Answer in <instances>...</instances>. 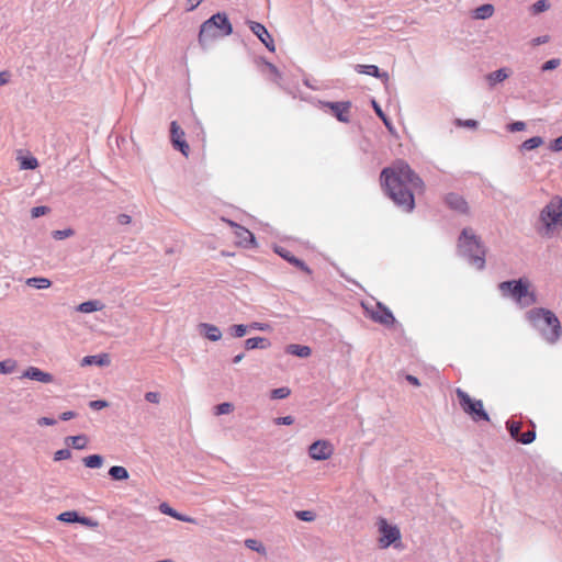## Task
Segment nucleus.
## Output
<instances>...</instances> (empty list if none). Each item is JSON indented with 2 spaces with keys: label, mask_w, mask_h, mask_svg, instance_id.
<instances>
[{
  "label": "nucleus",
  "mask_w": 562,
  "mask_h": 562,
  "mask_svg": "<svg viewBox=\"0 0 562 562\" xmlns=\"http://www.w3.org/2000/svg\"><path fill=\"white\" fill-rule=\"evenodd\" d=\"M380 181L385 194L406 213L415 209V192L422 193L425 190L423 179L403 160L384 168Z\"/></svg>",
  "instance_id": "nucleus-1"
},
{
  "label": "nucleus",
  "mask_w": 562,
  "mask_h": 562,
  "mask_svg": "<svg viewBox=\"0 0 562 562\" xmlns=\"http://www.w3.org/2000/svg\"><path fill=\"white\" fill-rule=\"evenodd\" d=\"M527 319L537 327L544 340L551 345L558 342L562 334L559 318L547 308H532L527 312Z\"/></svg>",
  "instance_id": "nucleus-2"
},
{
  "label": "nucleus",
  "mask_w": 562,
  "mask_h": 562,
  "mask_svg": "<svg viewBox=\"0 0 562 562\" xmlns=\"http://www.w3.org/2000/svg\"><path fill=\"white\" fill-rule=\"evenodd\" d=\"M458 254L481 270L485 265V250L472 228H463L458 239Z\"/></svg>",
  "instance_id": "nucleus-3"
},
{
  "label": "nucleus",
  "mask_w": 562,
  "mask_h": 562,
  "mask_svg": "<svg viewBox=\"0 0 562 562\" xmlns=\"http://www.w3.org/2000/svg\"><path fill=\"white\" fill-rule=\"evenodd\" d=\"M233 33V26L226 13L217 12L204 21L199 32V43L205 46L216 38L228 36Z\"/></svg>",
  "instance_id": "nucleus-4"
},
{
  "label": "nucleus",
  "mask_w": 562,
  "mask_h": 562,
  "mask_svg": "<svg viewBox=\"0 0 562 562\" xmlns=\"http://www.w3.org/2000/svg\"><path fill=\"white\" fill-rule=\"evenodd\" d=\"M498 288L503 296L514 300L520 306L536 303V294L527 279L502 282Z\"/></svg>",
  "instance_id": "nucleus-5"
},
{
  "label": "nucleus",
  "mask_w": 562,
  "mask_h": 562,
  "mask_svg": "<svg viewBox=\"0 0 562 562\" xmlns=\"http://www.w3.org/2000/svg\"><path fill=\"white\" fill-rule=\"evenodd\" d=\"M456 395L458 397L460 407L467 415L471 417L473 422H490V415L484 409L481 400L472 398L465 391L460 387L456 390Z\"/></svg>",
  "instance_id": "nucleus-6"
},
{
  "label": "nucleus",
  "mask_w": 562,
  "mask_h": 562,
  "mask_svg": "<svg viewBox=\"0 0 562 562\" xmlns=\"http://www.w3.org/2000/svg\"><path fill=\"white\" fill-rule=\"evenodd\" d=\"M541 220L548 227H562V198H552L549 204L542 210Z\"/></svg>",
  "instance_id": "nucleus-7"
},
{
  "label": "nucleus",
  "mask_w": 562,
  "mask_h": 562,
  "mask_svg": "<svg viewBox=\"0 0 562 562\" xmlns=\"http://www.w3.org/2000/svg\"><path fill=\"white\" fill-rule=\"evenodd\" d=\"M379 531L381 532L379 543L383 549L401 539L400 529L396 526L389 525L384 518H380L379 520Z\"/></svg>",
  "instance_id": "nucleus-8"
},
{
  "label": "nucleus",
  "mask_w": 562,
  "mask_h": 562,
  "mask_svg": "<svg viewBox=\"0 0 562 562\" xmlns=\"http://www.w3.org/2000/svg\"><path fill=\"white\" fill-rule=\"evenodd\" d=\"M184 132L177 123V121H172L170 123V140L175 149L179 150L182 155L188 157L190 147L184 139Z\"/></svg>",
  "instance_id": "nucleus-9"
},
{
  "label": "nucleus",
  "mask_w": 562,
  "mask_h": 562,
  "mask_svg": "<svg viewBox=\"0 0 562 562\" xmlns=\"http://www.w3.org/2000/svg\"><path fill=\"white\" fill-rule=\"evenodd\" d=\"M323 108H328L331 111V114L341 123H349L350 116V108L351 102L349 101H341V102H330V101H323L321 102Z\"/></svg>",
  "instance_id": "nucleus-10"
},
{
  "label": "nucleus",
  "mask_w": 562,
  "mask_h": 562,
  "mask_svg": "<svg viewBox=\"0 0 562 562\" xmlns=\"http://www.w3.org/2000/svg\"><path fill=\"white\" fill-rule=\"evenodd\" d=\"M249 29L271 53L276 50L274 41L266 26L259 22L249 21Z\"/></svg>",
  "instance_id": "nucleus-11"
},
{
  "label": "nucleus",
  "mask_w": 562,
  "mask_h": 562,
  "mask_svg": "<svg viewBox=\"0 0 562 562\" xmlns=\"http://www.w3.org/2000/svg\"><path fill=\"white\" fill-rule=\"evenodd\" d=\"M308 454L317 461L327 460L333 454V447L326 440H317L310 446Z\"/></svg>",
  "instance_id": "nucleus-12"
},
{
  "label": "nucleus",
  "mask_w": 562,
  "mask_h": 562,
  "mask_svg": "<svg viewBox=\"0 0 562 562\" xmlns=\"http://www.w3.org/2000/svg\"><path fill=\"white\" fill-rule=\"evenodd\" d=\"M370 318L384 326H391L395 322L393 313L381 302L376 303V310L370 312Z\"/></svg>",
  "instance_id": "nucleus-13"
},
{
  "label": "nucleus",
  "mask_w": 562,
  "mask_h": 562,
  "mask_svg": "<svg viewBox=\"0 0 562 562\" xmlns=\"http://www.w3.org/2000/svg\"><path fill=\"white\" fill-rule=\"evenodd\" d=\"M274 251L280 257H282L284 260H286L289 263L293 265L294 267H296L301 271H303V272H305L307 274L312 273V270L310 269V267L303 260H301V259L296 258L294 255H292L291 251L288 250L286 248H284L282 246H277L274 248Z\"/></svg>",
  "instance_id": "nucleus-14"
},
{
  "label": "nucleus",
  "mask_w": 562,
  "mask_h": 562,
  "mask_svg": "<svg viewBox=\"0 0 562 562\" xmlns=\"http://www.w3.org/2000/svg\"><path fill=\"white\" fill-rule=\"evenodd\" d=\"M21 378L34 380L42 383H52L54 381V376L50 373L45 372L37 367H29L22 373Z\"/></svg>",
  "instance_id": "nucleus-15"
},
{
  "label": "nucleus",
  "mask_w": 562,
  "mask_h": 562,
  "mask_svg": "<svg viewBox=\"0 0 562 562\" xmlns=\"http://www.w3.org/2000/svg\"><path fill=\"white\" fill-rule=\"evenodd\" d=\"M446 203L451 210L458 211L460 213H465L468 210L467 201L457 193L447 194Z\"/></svg>",
  "instance_id": "nucleus-16"
},
{
  "label": "nucleus",
  "mask_w": 562,
  "mask_h": 562,
  "mask_svg": "<svg viewBox=\"0 0 562 562\" xmlns=\"http://www.w3.org/2000/svg\"><path fill=\"white\" fill-rule=\"evenodd\" d=\"M109 363H110V358H109L108 353L86 356L82 358V360L80 362L81 367H87V366H92V364H95L99 367H104V366H108Z\"/></svg>",
  "instance_id": "nucleus-17"
},
{
  "label": "nucleus",
  "mask_w": 562,
  "mask_h": 562,
  "mask_svg": "<svg viewBox=\"0 0 562 562\" xmlns=\"http://www.w3.org/2000/svg\"><path fill=\"white\" fill-rule=\"evenodd\" d=\"M199 327L201 333L211 341H217L222 338L220 328L213 324L201 323Z\"/></svg>",
  "instance_id": "nucleus-18"
},
{
  "label": "nucleus",
  "mask_w": 562,
  "mask_h": 562,
  "mask_svg": "<svg viewBox=\"0 0 562 562\" xmlns=\"http://www.w3.org/2000/svg\"><path fill=\"white\" fill-rule=\"evenodd\" d=\"M355 69L359 74L369 75L375 78H383L387 80L389 77L386 72H381L379 67L375 65H356Z\"/></svg>",
  "instance_id": "nucleus-19"
},
{
  "label": "nucleus",
  "mask_w": 562,
  "mask_h": 562,
  "mask_svg": "<svg viewBox=\"0 0 562 562\" xmlns=\"http://www.w3.org/2000/svg\"><path fill=\"white\" fill-rule=\"evenodd\" d=\"M104 308V304L100 300H89L80 303L76 310L80 313H93L98 311H102Z\"/></svg>",
  "instance_id": "nucleus-20"
},
{
  "label": "nucleus",
  "mask_w": 562,
  "mask_h": 562,
  "mask_svg": "<svg viewBox=\"0 0 562 562\" xmlns=\"http://www.w3.org/2000/svg\"><path fill=\"white\" fill-rule=\"evenodd\" d=\"M271 345L270 340L265 337H251L245 340V349H267Z\"/></svg>",
  "instance_id": "nucleus-21"
},
{
  "label": "nucleus",
  "mask_w": 562,
  "mask_h": 562,
  "mask_svg": "<svg viewBox=\"0 0 562 562\" xmlns=\"http://www.w3.org/2000/svg\"><path fill=\"white\" fill-rule=\"evenodd\" d=\"M286 352L300 358H306L311 355L312 350L308 346L291 344L286 347Z\"/></svg>",
  "instance_id": "nucleus-22"
},
{
  "label": "nucleus",
  "mask_w": 562,
  "mask_h": 562,
  "mask_svg": "<svg viewBox=\"0 0 562 562\" xmlns=\"http://www.w3.org/2000/svg\"><path fill=\"white\" fill-rule=\"evenodd\" d=\"M88 437L86 435L69 436L66 438V443L71 445L74 449L82 450L88 445Z\"/></svg>",
  "instance_id": "nucleus-23"
},
{
  "label": "nucleus",
  "mask_w": 562,
  "mask_h": 562,
  "mask_svg": "<svg viewBox=\"0 0 562 562\" xmlns=\"http://www.w3.org/2000/svg\"><path fill=\"white\" fill-rule=\"evenodd\" d=\"M26 285L43 290L48 289L52 285V281L44 277H32L26 279L25 281Z\"/></svg>",
  "instance_id": "nucleus-24"
},
{
  "label": "nucleus",
  "mask_w": 562,
  "mask_h": 562,
  "mask_svg": "<svg viewBox=\"0 0 562 562\" xmlns=\"http://www.w3.org/2000/svg\"><path fill=\"white\" fill-rule=\"evenodd\" d=\"M109 475L114 481H125L130 477L128 471L122 465H113L109 469Z\"/></svg>",
  "instance_id": "nucleus-25"
},
{
  "label": "nucleus",
  "mask_w": 562,
  "mask_h": 562,
  "mask_svg": "<svg viewBox=\"0 0 562 562\" xmlns=\"http://www.w3.org/2000/svg\"><path fill=\"white\" fill-rule=\"evenodd\" d=\"M471 16L477 20H485L492 16V3H485L471 12Z\"/></svg>",
  "instance_id": "nucleus-26"
},
{
  "label": "nucleus",
  "mask_w": 562,
  "mask_h": 562,
  "mask_svg": "<svg viewBox=\"0 0 562 562\" xmlns=\"http://www.w3.org/2000/svg\"><path fill=\"white\" fill-rule=\"evenodd\" d=\"M103 457L101 454H90L82 459L85 467L89 469H98L103 464Z\"/></svg>",
  "instance_id": "nucleus-27"
},
{
  "label": "nucleus",
  "mask_w": 562,
  "mask_h": 562,
  "mask_svg": "<svg viewBox=\"0 0 562 562\" xmlns=\"http://www.w3.org/2000/svg\"><path fill=\"white\" fill-rule=\"evenodd\" d=\"M249 330L248 325L245 324H235L229 326L228 331L235 338L244 337Z\"/></svg>",
  "instance_id": "nucleus-28"
},
{
  "label": "nucleus",
  "mask_w": 562,
  "mask_h": 562,
  "mask_svg": "<svg viewBox=\"0 0 562 562\" xmlns=\"http://www.w3.org/2000/svg\"><path fill=\"white\" fill-rule=\"evenodd\" d=\"M79 516L80 515L78 512L68 510V512H64V513L59 514L57 519L63 522L72 524V522H78Z\"/></svg>",
  "instance_id": "nucleus-29"
},
{
  "label": "nucleus",
  "mask_w": 562,
  "mask_h": 562,
  "mask_svg": "<svg viewBox=\"0 0 562 562\" xmlns=\"http://www.w3.org/2000/svg\"><path fill=\"white\" fill-rule=\"evenodd\" d=\"M372 106L374 109L375 114L383 121L387 130L393 131V126L390 119L386 116V114L383 112V110L375 100H372Z\"/></svg>",
  "instance_id": "nucleus-30"
},
{
  "label": "nucleus",
  "mask_w": 562,
  "mask_h": 562,
  "mask_svg": "<svg viewBox=\"0 0 562 562\" xmlns=\"http://www.w3.org/2000/svg\"><path fill=\"white\" fill-rule=\"evenodd\" d=\"M542 144H543V139L541 137H539V136H535V137H531V138L525 140L521 144V149H524V150H532V149L538 148Z\"/></svg>",
  "instance_id": "nucleus-31"
},
{
  "label": "nucleus",
  "mask_w": 562,
  "mask_h": 562,
  "mask_svg": "<svg viewBox=\"0 0 562 562\" xmlns=\"http://www.w3.org/2000/svg\"><path fill=\"white\" fill-rule=\"evenodd\" d=\"M16 361L13 359H7L3 361H0V373L2 374H9L12 373L15 370Z\"/></svg>",
  "instance_id": "nucleus-32"
},
{
  "label": "nucleus",
  "mask_w": 562,
  "mask_h": 562,
  "mask_svg": "<svg viewBox=\"0 0 562 562\" xmlns=\"http://www.w3.org/2000/svg\"><path fill=\"white\" fill-rule=\"evenodd\" d=\"M38 166V161L35 157H23L20 161L21 169L33 170Z\"/></svg>",
  "instance_id": "nucleus-33"
},
{
  "label": "nucleus",
  "mask_w": 562,
  "mask_h": 562,
  "mask_svg": "<svg viewBox=\"0 0 562 562\" xmlns=\"http://www.w3.org/2000/svg\"><path fill=\"white\" fill-rule=\"evenodd\" d=\"M507 425L510 436L518 441V438L521 434V424L518 422H508Z\"/></svg>",
  "instance_id": "nucleus-34"
},
{
  "label": "nucleus",
  "mask_w": 562,
  "mask_h": 562,
  "mask_svg": "<svg viewBox=\"0 0 562 562\" xmlns=\"http://www.w3.org/2000/svg\"><path fill=\"white\" fill-rule=\"evenodd\" d=\"M75 234V231L71 229V228H66V229H58V231H54L52 233V236L54 239L56 240H63L65 238H68L70 236H72Z\"/></svg>",
  "instance_id": "nucleus-35"
},
{
  "label": "nucleus",
  "mask_w": 562,
  "mask_h": 562,
  "mask_svg": "<svg viewBox=\"0 0 562 562\" xmlns=\"http://www.w3.org/2000/svg\"><path fill=\"white\" fill-rule=\"evenodd\" d=\"M297 519L302 521H313L316 518V514L312 510H299L295 513Z\"/></svg>",
  "instance_id": "nucleus-36"
},
{
  "label": "nucleus",
  "mask_w": 562,
  "mask_h": 562,
  "mask_svg": "<svg viewBox=\"0 0 562 562\" xmlns=\"http://www.w3.org/2000/svg\"><path fill=\"white\" fill-rule=\"evenodd\" d=\"M234 406L232 403L225 402L215 406V415H224L233 412Z\"/></svg>",
  "instance_id": "nucleus-37"
},
{
  "label": "nucleus",
  "mask_w": 562,
  "mask_h": 562,
  "mask_svg": "<svg viewBox=\"0 0 562 562\" xmlns=\"http://www.w3.org/2000/svg\"><path fill=\"white\" fill-rule=\"evenodd\" d=\"M454 125L458 127L476 128L479 125V122L475 120H472V119H469V120L456 119Z\"/></svg>",
  "instance_id": "nucleus-38"
},
{
  "label": "nucleus",
  "mask_w": 562,
  "mask_h": 562,
  "mask_svg": "<svg viewBox=\"0 0 562 562\" xmlns=\"http://www.w3.org/2000/svg\"><path fill=\"white\" fill-rule=\"evenodd\" d=\"M535 438H536V432L533 429H531V430L521 432L518 438V441L524 445H528V443H531L535 440Z\"/></svg>",
  "instance_id": "nucleus-39"
},
{
  "label": "nucleus",
  "mask_w": 562,
  "mask_h": 562,
  "mask_svg": "<svg viewBox=\"0 0 562 562\" xmlns=\"http://www.w3.org/2000/svg\"><path fill=\"white\" fill-rule=\"evenodd\" d=\"M291 391L288 387H278L272 390L271 397L276 400L286 398L290 395Z\"/></svg>",
  "instance_id": "nucleus-40"
},
{
  "label": "nucleus",
  "mask_w": 562,
  "mask_h": 562,
  "mask_svg": "<svg viewBox=\"0 0 562 562\" xmlns=\"http://www.w3.org/2000/svg\"><path fill=\"white\" fill-rule=\"evenodd\" d=\"M159 510L162 514L168 515V516H170V517H172L175 519L179 516V512H177L176 509L170 507L168 503H161L159 505Z\"/></svg>",
  "instance_id": "nucleus-41"
},
{
  "label": "nucleus",
  "mask_w": 562,
  "mask_h": 562,
  "mask_svg": "<svg viewBox=\"0 0 562 562\" xmlns=\"http://www.w3.org/2000/svg\"><path fill=\"white\" fill-rule=\"evenodd\" d=\"M69 458H71V451L67 448L57 450L54 453V461H56V462L67 460Z\"/></svg>",
  "instance_id": "nucleus-42"
},
{
  "label": "nucleus",
  "mask_w": 562,
  "mask_h": 562,
  "mask_svg": "<svg viewBox=\"0 0 562 562\" xmlns=\"http://www.w3.org/2000/svg\"><path fill=\"white\" fill-rule=\"evenodd\" d=\"M512 74L510 69L502 68L494 72V81L502 82Z\"/></svg>",
  "instance_id": "nucleus-43"
},
{
  "label": "nucleus",
  "mask_w": 562,
  "mask_h": 562,
  "mask_svg": "<svg viewBox=\"0 0 562 562\" xmlns=\"http://www.w3.org/2000/svg\"><path fill=\"white\" fill-rule=\"evenodd\" d=\"M549 9V4L546 0H539L532 5V12L535 14L543 12Z\"/></svg>",
  "instance_id": "nucleus-44"
},
{
  "label": "nucleus",
  "mask_w": 562,
  "mask_h": 562,
  "mask_svg": "<svg viewBox=\"0 0 562 562\" xmlns=\"http://www.w3.org/2000/svg\"><path fill=\"white\" fill-rule=\"evenodd\" d=\"M48 211H49V209L47 206H44V205L35 206L31 210V215L33 218H37L40 216L45 215Z\"/></svg>",
  "instance_id": "nucleus-45"
},
{
  "label": "nucleus",
  "mask_w": 562,
  "mask_h": 562,
  "mask_svg": "<svg viewBox=\"0 0 562 562\" xmlns=\"http://www.w3.org/2000/svg\"><path fill=\"white\" fill-rule=\"evenodd\" d=\"M109 406V403L104 400H94L89 403V407L94 411H100Z\"/></svg>",
  "instance_id": "nucleus-46"
},
{
  "label": "nucleus",
  "mask_w": 562,
  "mask_h": 562,
  "mask_svg": "<svg viewBox=\"0 0 562 562\" xmlns=\"http://www.w3.org/2000/svg\"><path fill=\"white\" fill-rule=\"evenodd\" d=\"M237 227L240 229V233H238L240 237H243L245 240L249 239V241H251L252 244L255 243V236L252 235L251 232L241 226Z\"/></svg>",
  "instance_id": "nucleus-47"
},
{
  "label": "nucleus",
  "mask_w": 562,
  "mask_h": 562,
  "mask_svg": "<svg viewBox=\"0 0 562 562\" xmlns=\"http://www.w3.org/2000/svg\"><path fill=\"white\" fill-rule=\"evenodd\" d=\"M145 400L149 403L158 404L160 401V394L158 392H147Z\"/></svg>",
  "instance_id": "nucleus-48"
},
{
  "label": "nucleus",
  "mask_w": 562,
  "mask_h": 562,
  "mask_svg": "<svg viewBox=\"0 0 562 562\" xmlns=\"http://www.w3.org/2000/svg\"><path fill=\"white\" fill-rule=\"evenodd\" d=\"M559 65H560V59L553 58V59L546 61L542 65V70L543 71L551 70V69L557 68Z\"/></svg>",
  "instance_id": "nucleus-49"
},
{
  "label": "nucleus",
  "mask_w": 562,
  "mask_h": 562,
  "mask_svg": "<svg viewBox=\"0 0 562 562\" xmlns=\"http://www.w3.org/2000/svg\"><path fill=\"white\" fill-rule=\"evenodd\" d=\"M273 423L276 425H292L294 423V418L292 416L277 417Z\"/></svg>",
  "instance_id": "nucleus-50"
},
{
  "label": "nucleus",
  "mask_w": 562,
  "mask_h": 562,
  "mask_svg": "<svg viewBox=\"0 0 562 562\" xmlns=\"http://www.w3.org/2000/svg\"><path fill=\"white\" fill-rule=\"evenodd\" d=\"M269 327L268 324L259 322H252L248 325V328L254 330H267Z\"/></svg>",
  "instance_id": "nucleus-51"
},
{
  "label": "nucleus",
  "mask_w": 562,
  "mask_h": 562,
  "mask_svg": "<svg viewBox=\"0 0 562 562\" xmlns=\"http://www.w3.org/2000/svg\"><path fill=\"white\" fill-rule=\"evenodd\" d=\"M78 522L81 525H85V526H89V527H95L98 525L97 521H94L90 517H86V516H79Z\"/></svg>",
  "instance_id": "nucleus-52"
},
{
  "label": "nucleus",
  "mask_w": 562,
  "mask_h": 562,
  "mask_svg": "<svg viewBox=\"0 0 562 562\" xmlns=\"http://www.w3.org/2000/svg\"><path fill=\"white\" fill-rule=\"evenodd\" d=\"M11 79V74L9 70L0 71V87L7 85Z\"/></svg>",
  "instance_id": "nucleus-53"
},
{
  "label": "nucleus",
  "mask_w": 562,
  "mask_h": 562,
  "mask_svg": "<svg viewBox=\"0 0 562 562\" xmlns=\"http://www.w3.org/2000/svg\"><path fill=\"white\" fill-rule=\"evenodd\" d=\"M245 544H246V547H247L248 549H251V550H255V551H258V552L260 551V549H259L260 544H259V543H258V541H257V540H255V539H247V540L245 541Z\"/></svg>",
  "instance_id": "nucleus-54"
},
{
  "label": "nucleus",
  "mask_w": 562,
  "mask_h": 562,
  "mask_svg": "<svg viewBox=\"0 0 562 562\" xmlns=\"http://www.w3.org/2000/svg\"><path fill=\"white\" fill-rule=\"evenodd\" d=\"M37 424L40 426H53V425L56 424V420L54 418H50V417H41L37 420Z\"/></svg>",
  "instance_id": "nucleus-55"
},
{
  "label": "nucleus",
  "mask_w": 562,
  "mask_h": 562,
  "mask_svg": "<svg viewBox=\"0 0 562 562\" xmlns=\"http://www.w3.org/2000/svg\"><path fill=\"white\" fill-rule=\"evenodd\" d=\"M551 149L554 151L562 150V135L553 140Z\"/></svg>",
  "instance_id": "nucleus-56"
},
{
  "label": "nucleus",
  "mask_w": 562,
  "mask_h": 562,
  "mask_svg": "<svg viewBox=\"0 0 562 562\" xmlns=\"http://www.w3.org/2000/svg\"><path fill=\"white\" fill-rule=\"evenodd\" d=\"M131 221H132V218H131V216H130V215H127V214H120V215L117 216V223H119L120 225H127V224H130V223H131Z\"/></svg>",
  "instance_id": "nucleus-57"
},
{
  "label": "nucleus",
  "mask_w": 562,
  "mask_h": 562,
  "mask_svg": "<svg viewBox=\"0 0 562 562\" xmlns=\"http://www.w3.org/2000/svg\"><path fill=\"white\" fill-rule=\"evenodd\" d=\"M77 416V414L74 412V411H67V412H64L60 414L59 418L61 420H70L72 418H75Z\"/></svg>",
  "instance_id": "nucleus-58"
},
{
  "label": "nucleus",
  "mask_w": 562,
  "mask_h": 562,
  "mask_svg": "<svg viewBox=\"0 0 562 562\" xmlns=\"http://www.w3.org/2000/svg\"><path fill=\"white\" fill-rule=\"evenodd\" d=\"M176 519L184 522L196 524V520L193 517L183 515L181 513H179V516Z\"/></svg>",
  "instance_id": "nucleus-59"
},
{
  "label": "nucleus",
  "mask_w": 562,
  "mask_h": 562,
  "mask_svg": "<svg viewBox=\"0 0 562 562\" xmlns=\"http://www.w3.org/2000/svg\"><path fill=\"white\" fill-rule=\"evenodd\" d=\"M202 0H188L187 1V11H193Z\"/></svg>",
  "instance_id": "nucleus-60"
},
{
  "label": "nucleus",
  "mask_w": 562,
  "mask_h": 562,
  "mask_svg": "<svg viewBox=\"0 0 562 562\" xmlns=\"http://www.w3.org/2000/svg\"><path fill=\"white\" fill-rule=\"evenodd\" d=\"M526 125L524 122H515L510 125V131L517 132L525 130Z\"/></svg>",
  "instance_id": "nucleus-61"
},
{
  "label": "nucleus",
  "mask_w": 562,
  "mask_h": 562,
  "mask_svg": "<svg viewBox=\"0 0 562 562\" xmlns=\"http://www.w3.org/2000/svg\"><path fill=\"white\" fill-rule=\"evenodd\" d=\"M549 41V36L544 35V36H540V37H536L532 40V45L533 46H538L540 44H544Z\"/></svg>",
  "instance_id": "nucleus-62"
},
{
  "label": "nucleus",
  "mask_w": 562,
  "mask_h": 562,
  "mask_svg": "<svg viewBox=\"0 0 562 562\" xmlns=\"http://www.w3.org/2000/svg\"><path fill=\"white\" fill-rule=\"evenodd\" d=\"M406 381L409 382L411 384H413L414 386L420 385L418 378H416L415 375H412V374L406 375Z\"/></svg>",
  "instance_id": "nucleus-63"
},
{
  "label": "nucleus",
  "mask_w": 562,
  "mask_h": 562,
  "mask_svg": "<svg viewBox=\"0 0 562 562\" xmlns=\"http://www.w3.org/2000/svg\"><path fill=\"white\" fill-rule=\"evenodd\" d=\"M267 67L269 68L270 72L273 74L277 78L281 77L279 69L273 64L267 63Z\"/></svg>",
  "instance_id": "nucleus-64"
}]
</instances>
